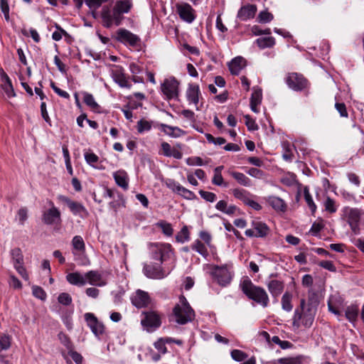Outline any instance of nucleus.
I'll use <instances>...</instances> for the list:
<instances>
[{"label": "nucleus", "mask_w": 364, "mask_h": 364, "mask_svg": "<svg viewBox=\"0 0 364 364\" xmlns=\"http://www.w3.org/2000/svg\"><path fill=\"white\" fill-rule=\"evenodd\" d=\"M132 7V0L117 1L112 11L109 7L103 6L101 11L103 26L106 28H110L113 24L119 26L124 19L123 15L128 14Z\"/></svg>", "instance_id": "obj_1"}, {"label": "nucleus", "mask_w": 364, "mask_h": 364, "mask_svg": "<svg viewBox=\"0 0 364 364\" xmlns=\"http://www.w3.org/2000/svg\"><path fill=\"white\" fill-rule=\"evenodd\" d=\"M316 311L314 309L306 306V300L301 299L300 305L296 308L292 318L294 329H299L301 326L309 328L314 321Z\"/></svg>", "instance_id": "obj_2"}, {"label": "nucleus", "mask_w": 364, "mask_h": 364, "mask_svg": "<svg viewBox=\"0 0 364 364\" xmlns=\"http://www.w3.org/2000/svg\"><path fill=\"white\" fill-rule=\"evenodd\" d=\"M242 292L251 300H253L263 307L269 304V296L266 291L258 286L255 285L249 279H244L241 284Z\"/></svg>", "instance_id": "obj_3"}, {"label": "nucleus", "mask_w": 364, "mask_h": 364, "mask_svg": "<svg viewBox=\"0 0 364 364\" xmlns=\"http://www.w3.org/2000/svg\"><path fill=\"white\" fill-rule=\"evenodd\" d=\"M173 315L176 322L181 325L186 324L193 320L195 317L194 311L184 296L181 295L179 297V303L174 306Z\"/></svg>", "instance_id": "obj_4"}, {"label": "nucleus", "mask_w": 364, "mask_h": 364, "mask_svg": "<svg viewBox=\"0 0 364 364\" xmlns=\"http://www.w3.org/2000/svg\"><path fill=\"white\" fill-rule=\"evenodd\" d=\"M343 218L349 225L355 235L360 232V223L363 212L357 208L345 207L343 209Z\"/></svg>", "instance_id": "obj_5"}, {"label": "nucleus", "mask_w": 364, "mask_h": 364, "mask_svg": "<svg viewBox=\"0 0 364 364\" xmlns=\"http://www.w3.org/2000/svg\"><path fill=\"white\" fill-rule=\"evenodd\" d=\"M231 269L232 265L229 264L221 266L211 265V274L220 285L226 286L232 280V274L230 271Z\"/></svg>", "instance_id": "obj_6"}, {"label": "nucleus", "mask_w": 364, "mask_h": 364, "mask_svg": "<svg viewBox=\"0 0 364 364\" xmlns=\"http://www.w3.org/2000/svg\"><path fill=\"white\" fill-rule=\"evenodd\" d=\"M141 324L149 332L159 328L161 325V315L156 311H148L142 313Z\"/></svg>", "instance_id": "obj_7"}, {"label": "nucleus", "mask_w": 364, "mask_h": 364, "mask_svg": "<svg viewBox=\"0 0 364 364\" xmlns=\"http://www.w3.org/2000/svg\"><path fill=\"white\" fill-rule=\"evenodd\" d=\"M49 208L44 210L42 213V221L44 224L52 225L60 224L61 222L60 211L56 208L52 200H48Z\"/></svg>", "instance_id": "obj_8"}, {"label": "nucleus", "mask_w": 364, "mask_h": 364, "mask_svg": "<svg viewBox=\"0 0 364 364\" xmlns=\"http://www.w3.org/2000/svg\"><path fill=\"white\" fill-rule=\"evenodd\" d=\"M171 254V245L169 244H155L152 245L151 258L158 262H162L170 257Z\"/></svg>", "instance_id": "obj_9"}, {"label": "nucleus", "mask_w": 364, "mask_h": 364, "mask_svg": "<svg viewBox=\"0 0 364 364\" xmlns=\"http://www.w3.org/2000/svg\"><path fill=\"white\" fill-rule=\"evenodd\" d=\"M87 325L93 334L98 338L105 333V326L92 313H86L84 315Z\"/></svg>", "instance_id": "obj_10"}, {"label": "nucleus", "mask_w": 364, "mask_h": 364, "mask_svg": "<svg viewBox=\"0 0 364 364\" xmlns=\"http://www.w3.org/2000/svg\"><path fill=\"white\" fill-rule=\"evenodd\" d=\"M286 83L294 91H301L308 85L307 80L297 73H289L286 77Z\"/></svg>", "instance_id": "obj_11"}, {"label": "nucleus", "mask_w": 364, "mask_h": 364, "mask_svg": "<svg viewBox=\"0 0 364 364\" xmlns=\"http://www.w3.org/2000/svg\"><path fill=\"white\" fill-rule=\"evenodd\" d=\"M179 82L174 78L166 79L161 84V89L166 99H176L178 96Z\"/></svg>", "instance_id": "obj_12"}, {"label": "nucleus", "mask_w": 364, "mask_h": 364, "mask_svg": "<svg viewBox=\"0 0 364 364\" xmlns=\"http://www.w3.org/2000/svg\"><path fill=\"white\" fill-rule=\"evenodd\" d=\"M116 34L117 40L122 43L128 44L134 48H136L139 46L141 41L140 38L125 28L119 29Z\"/></svg>", "instance_id": "obj_13"}, {"label": "nucleus", "mask_w": 364, "mask_h": 364, "mask_svg": "<svg viewBox=\"0 0 364 364\" xmlns=\"http://www.w3.org/2000/svg\"><path fill=\"white\" fill-rule=\"evenodd\" d=\"M252 225V228L245 230V234L246 236L250 237H263L268 235L269 228L264 223L258 220H253Z\"/></svg>", "instance_id": "obj_14"}, {"label": "nucleus", "mask_w": 364, "mask_h": 364, "mask_svg": "<svg viewBox=\"0 0 364 364\" xmlns=\"http://www.w3.org/2000/svg\"><path fill=\"white\" fill-rule=\"evenodd\" d=\"M161 264L155 263L145 264L143 268L144 274L149 278L154 279H160L166 277V274L161 267Z\"/></svg>", "instance_id": "obj_15"}, {"label": "nucleus", "mask_w": 364, "mask_h": 364, "mask_svg": "<svg viewBox=\"0 0 364 364\" xmlns=\"http://www.w3.org/2000/svg\"><path fill=\"white\" fill-rule=\"evenodd\" d=\"M112 77L121 87L131 88L132 85L129 82V78L121 66L115 65L114 67L112 70Z\"/></svg>", "instance_id": "obj_16"}, {"label": "nucleus", "mask_w": 364, "mask_h": 364, "mask_svg": "<svg viewBox=\"0 0 364 364\" xmlns=\"http://www.w3.org/2000/svg\"><path fill=\"white\" fill-rule=\"evenodd\" d=\"M177 12L181 19L183 21L191 23L194 21L196 16L194 14V9L187 3L177 4Z\"/></svg>", "instance_id": "obj_17"}, {"label": "nucleus", "mask_w": 364, "mask_h": 364, "mask_svg": "<svg viewBox=\"0 0 364 364\" xmlns=\"http://www.w3.org/2000/svg\"><path fill=\"white\" fill-rule=\"evenodd\" d=\"M151 298L148 292L138 289L132 297V303L136 308H144L151 303Z\"/></svg>", "instance_id": "obj_18"}, {"label": "nucleus", "mask_w": 364, "mask_h": 364, "mask_svg": "<svg viewBox=\"0 0 364 364\" xmlns=\"http://www.w3.org/2000/svg\"><path fill=\"white\" fill-rule=\"evenodd\" d=\"M257 12V6L253 4H247L242 6L237 12V17L240 21H247L253 18Z\"/></svg>", "instance_id": "obj_19"}, {"label": "nucleus", "mask_w": 364, "mask_h": 364, "mask_svg": "<svg viewBox=\"0 0 364 364\" xmlns=\"http://www.w3.org/2000/svg\"><path fill=\"white\" fill-rule=\"evenodd\" d=\"M87 283L91 285L102 287L106 282L103 279L102 274L97 271L91 270L85 274Z\"/></svg>", "instance_id": "obj_20"}, {"label": "nucleus", "mask_w": 364, "mask_h": 364, "mask_svg": "<svg viewBox=\"0 0 364 364\" xmlns=\"http://www.w3.org/2000/svg\"><path fill=\"white\" fill-rule=\"evenodd\" d=\"M200 95V90L199 86L197 85L190 84L186 90V97L190 103L194 104L196 106L199 102V96Z\"/></svg>", "instance_id": "obj_21"}, {"label": "nucleus", "mask_w": 364, "mask_h": 364, "mask_svg": "<svg viewBox=\"0 0 364 364\" xmlns=\"http://www.w3.org/2000/svg\"><path fill=\"white\" fill-rule=\"evenodd\" d=\"M246 65V60L242 57H236L229 63V70L231 74L237 75Z\"/></svg>", "instance_id": "obj_22"}, {"label": "nucleus", "mask_w": 364, "mask_h": 364, "mask_svg": "<svg viewBox=\"0 0 364 364\" xmlns=\"http://www.w3.org/2000/svg\"><path fill=\"white\" fill-rule=\"evenodd\" d=\"M66 280L72 285L84 286L87 284L85 274H82L78 272L69 273L66 275Z\"/></svg>", "instance_id": "obj_23"}, {"label": "nucleus", "mask_w": 364, "mask_h": 364, "mask_svg": "<svg viewBox=\"0 0 364 364\" xmlns=\"http://www.w3.org/2000/svg\"><path fill=\"white\" fill-rule=\"evenodd\" d=\"M161 131L171 137L177 138L186 134V132L178 127H172L165 124H161Z\"/></svg>", "instance_id": "obj_24"}, {"label": "nucleus", "mask_w": 364, "mask_h": 364, "mask_svg": "<svg viewBox=\"0 0 364 364\" xmlns=\"http://www.w3.org/2000/svg\"><path fill=\"white\" fill-rule=\"evenodd\" d=\"M1 80H2V89L5 92L6 95L8 97H13L15 96V92L14 90V87L11 83V81L7 74L2 70L1 75Z\"/></svg>", "instance_id": "obj_25"}, {"label": "nucleus", "mask_w": 364, "mask_h": 364, "mask_svg": "<svg viewBox=\"0 0 364 364\" xmlns=\"http://www.w3.org/2000/svg\"><path fill=\"white\" fill-rule=\"evenodd\" d=\"M267 286L272 296H278L283 291L284 284L279 280L272 279L267 282Z\"/></svg>", "instance_id": "obj_26"}, {"label": "nucleus", "mask_w": 364, "mask_h": 364, "mask_svg": "<svg viewBox=\"0 0 364 364\" xmlns=\"http://www.w3.org/2000/svg\"><path fill=\"white\" fill-rule=\"evenodd\" d=\"M268 204L277 211L284 212L286 210L287 205L284 201L277 196H271L267 198Z\"/></svg>", "instance_id": "obj_27"}, {"label": "nucleus", "mask_w": 364, "mask_h": 364, "mask_svg": "<svg viewBox=\"0 0 364 364\" xmlns=\"http://www.w3.org/2000/svg\"><path fill=\"white\" fill-rule=\"evenodd\" d=\"M116 183L123 189L128 188V176L124 171H117L113 173Z\"/></svg>", "instance_id": "obj_28"}, {"label": "nucleus", "mask_w": 364, "mask_h": 364, "mask_svg": "<svg viewBox=\"0 0 364 364\" xmlns=\"http://www.w3.org/2000/svg\"><path fill=\"white\" fill-rule=\"evenodd\" d=\"M359 314V307L356 304L348 306L345 310V316L350 322L355 323Z\"/></svg>", "instance_id": "obj_29"}, {"label": "nucleus", "mask_w": 364, "mask_h": 364, "mask_svg": "<svg viewBox=\"0 0 364 364\" xmlns=\"http://www.w3.org/2000/svg\"><path fill=\"white\" fill-rule=\"evenodd\" d=\"M215 208L229 215L235 214L237 210V207L235 205H228V203L223 200H221L216 203Z\"/></svg>", "instance_id": "obj_30"}, {"label": "nucleus", "mask_w": 364, "mask_h": 364, "mask_svg": "<svg viewBox=\"0 0 364 364\" xmlns=\"http://www.w3.org/2000/svg\"><path fill=\"white\" fill-rule=\"evenodd\" d=\"M63 201L67 204L70 210L75 215L86 212L85 208L80 203L73 201L68 198H64Z\"/></svg>", "instance_id": "obj_31"}, {"label": "nucleus", "mask_w": 364, "mask_h": 364, "mask_svg": "<svg viewBox=\"0 0 364 364\" xmlns=\"http://www.w3.org/2000/svg\"><path fill=\"white\" fill-rule=\"evenodd\" d=\"M232 193L236 199L242 201L245 204L250 198H253V196L249 191L242 188H234L232 190Z\"/></svg>", "instance_id": "obj_32"}, {"label": "nucleus", "mask_w": 364, "mask_h": 364, "mask_svg": "<svg viewBox=\"0 0 364 364\" xmlns=\"http://www.w3.org/2000/svg\"><path fill=\"white\" fill-rule=\"evenodd\" d=\"M255 43L260 49L272 48L275 45V39L274 37H262L256 40Z\"/></svg>", "instance_id": "obj_33"}, {"label": "nucleus", "mask_w": 364, "mask_h": 364, "mask_svg": "<svg viewBox=\"0 0 364 364\" xmlns=\"http://www.w3.org/2000/svg\"><path fill=\"white\" fill-rule=\"evenodd\" d=\"M83 101L92 110L97 112L100 109V105L95 101L92 95L84 92H82Z\"/></svg>", "instance_id": "obj_34"}, {"label": "nucleus", "mask_w": 364, "mask_h": 364, "mask_svg": "<svg viewBox=\"0 0 364 364\" xmlns=\"http://www.w3.org/2000/svg\"><path fill=\"white\" fill-rule=\"evenodd\" d=\"M230 174L242 186L250 187L252 185L251 180L242 173L231 171Z\"/></svg>", "instance_id": "obj_35"}, {"label": "nucleus", "mask_w": 364, "mask_h": 364, "mask_svg": "<svg viewBox=\"0 0 364 364\" xmlns=\"http://www.w3.org/2000/svg\"><path fill=\"white\" fill-rule=\"evenodd\" d=\"M318 304L319 299L318 294L311 290L309 291L308 300L307 301H306V306L314 309L317 311Z\"/></svg>", "instance_id": "obj_36"}, {"label": "nucleus", "mask_w": 364, "mask_h": 364, "mask_svg": "<svg viewBox=\"0 0 364 364\" xmlns=\"http://www.w3.org/2000/svg\"><path fill=\"white\" fill-rule=\"evenodd\" d=\"M72 245L75 250L80 252H85V245L82 237L80 235H76L73 238Z\"/></svg>", "instance_id": "obj_37"}, {"label": "nucleus", "mask_w": 364, "mask_h": 364, "mask_svg": "<svg viewBox=\"0 0 364 364\" xmlns=\"http://www.w3.org/2000/svg\"><path fill=\"white\" fill-rule=\"evenodd\" d=\"M191 248L203 257H206L208 255L206 246L199 240H196L192 244Z\"/></svg>", "instance_id": "obj_38"}, {"label": "nucleus", "mask_w": 364, "mask_h": 364, "mask_svg": "<svg viewBox=\"0 0 364 364\" xmlns=\"http://www.w3.org/2000/svg\"><path fill=\"white\" fill-rule=\"evenodd\" d=\"M11 255L14 264H23V256L20 248L16 247L11 250Z\"/></svg>", "instance_id": "obj_39"}, {"label": "nucleus", "mask_w": 364, "mask_h": 364, "mask_svg": "<svg viewBox=\"0 0 364 364\" xmlns=\"http://www.w3.org/2000/svg\"><path fill=\"white\" fill-rule=\"evenodd\" d=\"M282 306L284 311H291L293 306L291 305V295L289 292H286L282 298Z\"/></svg>", "instance_id": "obj_40"}, {"label": "nucleus", "mask_w": 364, "mask_h": 364, "mask_svg": "<svg viewBox=\"0 0 364 364\" xmlns=\"http://www.w3.org/2000/svg\"><path fill=\"white\" fill-rule=\"evenodd\" d=\"M151 122L141 119L137 122L136 129L138 132L141 134L144 132H148L151 130Z\"/></svg>", "instance_id": "obj_41"}, {"label": "nucleus", "mask_w": 364, "mask_h": 364, "mask_svg": "<svg viewBox=\"0 0 364 364\" xmlns=\"http://www.w3.org/2000/svg\"><path fill=\"white\" fill-rule=\"evenodd\" d=\"M109 1V0H85V3L92 11H95L103 4Z\"/></svg>", "instance_id": "obj_42"}, {"label": "nucleus", "mask_w": 364, "mask_h": 364, "mask_svg": "<svg viewBox=\"0 0 364 364\" xmlns=\"http://www.w3.org/2000/svg\"><path fill=\"white\" fill-rule=\"evenodd\" d=\"M304 199L309 205V208L311 209V211L312 213H314L316 210V205L314 203L312 196H311L309 191L307 188H305L304 190Z\"/></svg>", "instance_id": "obj_43"}, {"label": "nucleus", "mask_w": 364, "mask_h": 364, "mask_svg": "<svg viewBox=\"0 0 364 364\" xmlns=\"http://www.w3.org/2000/svg\"><path fill=\"white\" fill-rule=\"evenodd\" d=\"M176 240L177 242L181 243L189 240V231L186 226L183 227L181 231L176 235Z\"/></svg>", "instance_id": "obj_44"}, {"label": "nucleus", "mask_w": 364, "mask_h": 364, "mask_svg": "<svg viewBox=\"0 0 364 364\" xmlns=\"http://www.w3.org/2000/svg\"><path fill=\"white\" fill-rule=\"evenodd\" d=\"M11 338L9 335L3 334L0 336V350H6L11 346Z\"/></svg>", "instance_id": "obj_45"}, {"label": "nucleus", "mask_w": 364, "mask_h": 364, "mask_svg": "<svg viewBox=\"0 0 364 364\" xmlns=\"http://www.w3.org/2000/svg\"><path fill=\"white\" fill-rule=\"evenodd\" d=\"M273 18L274 16L271 13L267 11H262L259 12L257 16V21L259 23H266L272 21Z\"/></svg>", "instance_id": "obj_46"}, {"label": "nucleus", "mask_w": 364, "mask_h": 364, "mask_svg": "<svg viewBox=\"0 0 364 364\" xmlns=\"http://www.w3.org/2000/svg\"><path fill=\"white\" fill-rule=\"evenodd\" d=\"M157 225L161 228L162 232L164 235L167 236H171L173 235V230L170 223H168L165 221H161L157 223Z\"/></svg>", "instance_id": "obj_47"}, {"label": "nucleus", "mask_w": 364, "mask_h": 364, "mask_svg": "<svg viewBox=\"0 0 364 364\" xmlns=\"http://www.w3.org/2000/svg\"><path fill=\"white\" fill-rule=\"evenodd\" d=\"M199 194L200 197L206 200L207 202L213 203L216 200V195L214 193L208 192L205 191L200 190L199 191Z\"/></svg>", "instance_id": "obj_48"}, {"label": "nucleus", "mask_w": 364, "mask_h": 364, "mask_svg": "<svg viewBox=\"0 0 364 364\" xmlns=\"http://www.w3.org/2000/svg\"><path fill=\"white\" fill-rule=\"evenodd\" d=\"M231 357L236 361H242L247 358V355L240 350L235 349L231 351Z\"/></svg>", "instance_id": "obj_49"}, {"label": "nucleus", "mask_w": 364, "mask_h": 364, "mask_svg": "<svg viewBox=\"0 0 364 364\" xmlns=\"http://www.w3.org/2000/svg\"><path fill=\"white\" fill-rule=\"evenodd\" d=\"M58 301L60 304L68 306L72 303V297L68 293H61L59 294Z\"/></svg>", "instance_id": "obj_50"}, {"label": "nucleus", "mask_w": 364, "mask_h": 364, "mask_svg": "<svg viewBox=\"0 0 364 364\" xmlns=\"http://www.w3.org/2000/svg\"><path fill=\"white\" fill-rule=\"evenodd\" d=\"M32 292H33V295L38 298V299H40L41 300H44L46 299V292L44 291V290L40 287H38V286H33L32 287Z\"/></svg>", "instance_id": "obj_51"}, {"label": "nucleus", "mask_w": 364, "mask_h": 364, "mask_svg": "<svg viewBox=\"0 0 364 364\" xmlns=\"http://www.w3.org/2000/svg\"><path fill=\"white\" fill-rule=\"evenodd\" d=\"M262 102V90H255L252 93L250 98V104L260 105Z\"/></svg>", "instance_id": "obj_52"}, {"label": "nucleus", "mask_w": 364, "mask_h": 364, "mask_svg": "<svg viewBox=\"0 0 364 364\" xmlns=\"http://www.w3.org/2000/svg\"><path fill=\"white\" fill-rule=\"evenodd\" d=\"M85 159L88 164L94 166L95 164L98 161L99 157L93 152H85Z\"/></svg>", "instance_id": "obj_53"}, {"label": "nucleus", "mask_w": 364, "mask_h": 364, "mask_svg": "<svg viewBox=\"0 0 364 364\" xmlns=\"http://www.w3.org/2000/svg\"><path fill=\"white\" fill-rule=\"evenodd\" d=\"M284 153L282 157L285 161H291L293 158L291 148L289 144H284Z\"/></svg>", "instance_id": "obj_54"}, {"label": "nucleus", "mask_w": 364, "mask_h": 364, "mask_svg": "<svg viewBox=\"0 0 364 364\" xmlns=\"http://www.w3.org/2000/svg\"><path fill=\"white\" fill-rule=\"evenodd\" d=\"M245 125L247 126L248 130L250 131H255L259 129L258 125L255 122V121L252 119L249 115H245Z\"/></svg>", "instance_id": "obj_55"}, {"label": "nucleus", "mask_w": 364, "mask_h": 364, "mask_svg": "<svg viewBox=\"0 0 364 364\" xmlns=\"http://www.w3.org/2000/svg\"><path fill=\"white\" fill-rule=\"evenodd\" d=\"M324 206H325L326 210H327L328 212H329L331 213H335L336 211V207L335 205V202L333 199H331L329 197H327V198L324 203Z\"/></svg>", "instance_id": "obj_56"}, {"label": "nucleus", "mask_w": 364, "mask_h": 364, "mask_svg": "<svg viewBox=\"0 0 364 364\" xmlns=\"http://www.w3.org/2000/svg\"><path fill=\"white\" fill-rule=\"evenodd\" d=\"M177 193L186 199H192L195 197V195L192 191L188 190L187 188L183 187L182 186H181V187L179 188Z\"/></svg>", "instance_id": "obj_57"}, {"label": "nucleus", "mask_w": 364, "mask_h": 364, "mask_svg": "<svg viewBox=\"0 0 364 364\" xmlns=\"http://www.w3.org/2000/svg\"><path fill=\"white\" fill-rule=\"evenodd\" d=\"M50 87L53 90V91L58 94L59 96H60L61 97H63V98H65V99H69L70 98V95L68 94V92H67L66 91H64L61 89H60L59 87H58L55 82H53V81H51L50 82Z\"/></svg>", "instance_id": "obj_58"}, {"label": "nucleus", "mask_w": 364, "mask_h": 364, "mask_svg": "<svg viewBox=\"0 0 364 364\" xmlns=\"http://www.w3.org/2000/svg\"><path fill=\"white\" fill-rule=\"evenodd\" d=\"M280 364H301L299 358H282L278 360Z\"/></svg>", "instance_id": "obj_59"}, {"label": "nucleus", "mask_w": 364, "mask_h": 364, "mask_svg": "<svg viewBox=\"0 0 364 364\" xmlns=\"http://www.w3.org/2000/svg\"><path fill=\"white\" fill-rule=\"evenodd\" d=\"M0 7L5 19L8 21L9 20V6L7 1L1 0Z\"/></svg>", "instance_id": "obj_60"}, {"label": "nucleus", "mask_w": 364, "mask_h": 364, "mask_svg": "<svg viewBox=\"0 0 364 364\" xmlns=\"http://www.w3.org/2000/svg\"><path fill=\"white\" fill-rule=\"evenodd\" d=\"M23 33L25 36L30 35V36L33 38V40L36 43H38L41 40V38H40V36H39L38 31L34 28H30L28 31H23Z\"/></svg>", "instance_id": "obj_61"}, {"label": "nucleus", "mask_w": 364, "mask_h": 364, "mask_svg": "<svg viewBox=\"0 0 364 364\" xmlns=\"http://www.w3.org/2000/svg\"><path fill=\"white\" fill-rule=\"evenodd\" d=\"M14 268L25 280L28 279V274H27L26 270L23 267V264H14Z\"/></svg>", "instance_id": "obj_62"}, {"label": "nucleus", "mask_w": 364, "mask_h": 364, "mask_svg": "<svg viewBox=\"0 0 364 364\" xmlns=\"http://www.w3.org/2000/svg\"><path fill=\"white\" fill-rule=\"evenodd\" d=\"M335 107L337 111L339 112L341 117H348V112L346 110V107L344 103L337 102L335 105Z\"/></svg>", "instance_id": "obj_63"}, {"label": "nucleus", "mask_w": 364, "mask_h": 364, "mask_svg": "<svg viewBox=\"0 0 364 364\" xmlns=\"http://www.w3.org/2000/svg\"><path fill=\"white\" fill-rule=\"evenodd\" d=\"M18 217L21 225L24 224V222L28 218V210L26 208H21L18 211Z\"/></svg>", "instance_id": "obj_64"}]
</instances>
